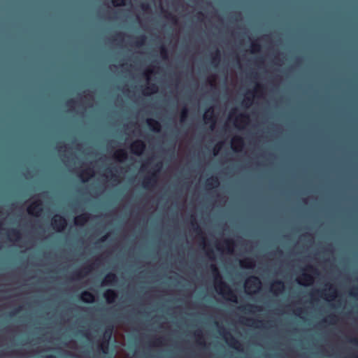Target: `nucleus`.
Here are the masks:
<instances>
[{
  "label": "nucleus",
  "mask_w": 358,
  "mask_h": 358,
  "mask_svg": "<svg viewBox=\"0 0 358 358\" xmlns=\"http://www.w3.org/2000/svg\"><path fill=\"white\" fill-rule=\"evenodd\" d=\"M210 268L214 277L215 288L216 291L223 296L227 297V299L231 301L236 303L237 296L231 289L229 286L222 280V278L217 266L214 264H210Z\"/></svg>",
  "instance_id": "obj_1"
},
{
  "label": "nucleus",
  "mask_w": 358,
  "mask_h": 358,
  "mask_svg": "<svg viewBox=\"0 0 358 358\" xmlns=\"http://www.w3.org/2000/svg\"><path fill=\"white\" fill-rule=\"evenodd\" d=\"M220 334L224 337L229 346L236 350H241V343L222 326L220 327Z\"/></svg>",
  "instance_id": "obj_2"
},
{
  "label": "nucleus",
  "mask_w": 358,
  "mask_h": 358,
  "mask_svg": "<svg viewBox=\"0 0 358 358\" xmlns=\"http://www.w3.org/2000/svg\"><path fill=\"white\" fill-rule=\"evenodd\" d=\"M262 282L260 279L255 275L248 278L245 283V292L247 294H255L256 291L251 292V289L259 290L261 287Z\"/></svg>",
  "instance_id": "obj_3"
},
{
  "label": "nucleus",
  "mask_w": 358,
  "mask_h": 358,
  "mask_svg": "<svg viewBox=\"0 0 358 358\" xmlns=\"http://www.w3.org/2000/svg\"><path fill=\"white\" fill-rule=\"evenodd\" d=\"M51 224L56 231L61 232L66 227L67 221L64 217L55 215L52 218Z\"/></svg>",
  "instance_id": "obj_4"
},
{
  "label": "nucleus",
  "mask_w": 358,
  "mask_h": 358,
  "mask_svg": "<svg viewBox=\"0 0 358 358\" xmlns=\"http://www.w3.org/2000/svg\"><path fill=\"white\" fill-rule=\"evenodd\" d=\"M113 326L109 325L106 327V330L104 331L103 340L101 345V350L104 354H106L108 352V343L113 334Z\"/></svg>",
  "instance_id": "obj_5"
},
{
  "label": "nucleus",
  "mask_w": 358,
  "mask_h": 358,
  "mask_svg": "<svg viewBox=\"0 0 358 358\" xmlns=\"http://www.w3.org/2000/svg\"><path fill=\"white\" fill-rule=\"evenodd\" d=\"M145 148V143L141 140H136L130 145L131 152L137 156L141 155Z\"/></svg>",
  "instance_id": "obj_6"
},
{
  "label": "nucleus",
  "mask_w": 358,
  "mask_h": 358,
  "mask_svg": "<svg viewBox=\"0 0 358 358\" xmlns=\"http://www.w3.org/2000/svg\"><path fill=\"white\" fill-rule=\"evenodd\" d=\"M42 206H43V203L41 201H40V200L35 201L28 206L27 213L29 215L38 217L43 212Z\"/></svg>",
  "instance_id": "obj_7"
},
{
  "label": "nucleus",
  "mask_w": 358,
  "mask_h": 358,
  "mask_svg": "<svg viewBox=\"0 0 358 358\" xmlns=\"http://www.w3.org/2000/svg\"><path fill=\"white\" fill-rule=\"evenodd\" d=\"M157 179L158 177L156 172H152L149 176L145 177L142 182V186L145 189H150L155 186Z\"/></svg>",
  "instance_id": "obj_8"
},
{
  "label": "nucleus",
  "mask_w": 358,
  "mask_h": 358,
  "mask_svg": "<svg viewBox=\"0 0 358 358\" xmlns=\"http://www.w3.org/2000/svg\"><path fill=\"white\" fill-rule=\"evenodd\" d=\"M299 284L304 286L310 285L314 282V277L310 273H303L297 279Z\"/></svg>",
  "instance_id": "obj_9"
},
{
  "label": "nucleus",
  "mask_w": 358,
  "mask_h": 358,
  "mask_svg": "<svg viewBox=\"0 0 358 358\" xmlns=\"http://www.w3.org/2000/svg\"><path fill=\"white\" fill-rule=\"evenodd\" d=\"M92 270V265H87L83 268L77 270L73 272L72 275L73 279H80L85 277Z\"/></svg>",
  "instance_id": "obj_10"
},
{
  "label": "nucleus",
  "mask_w": 358,
  "mask_h": 358,
  "mask_svg": "<svg viewBox=\"0 0 358 358\" xmlns=\"http://www.w3.org/2000/svg\"><path fill=\"white\" fill-rule=\"evenodd\" d=\"M285 289V284L282 280H278L273 282L271 287V292L278 295L282 293Z\"/></svg>",
  "instance_id": "obj_11"
},
{
  "label": "nucleus",
  "mask_w": 358,
  "mask_h": 358,
  "mask_svg": "<svg viewBox=\"0 0 358 358\" xmlns=\"http://www.w3.org/2000/svg\"><path fill=\"white\" fill-rule=\"evenodd\" d=\"M191 224L193 227V230L196 233V234L199 236H200L203 241V247L205 248V238L203 236V231L200 226L198 224L196 218L194 216H191Z\"/></svg>",
  "instance_id": "obj_12"
},
{
  "label": "nucleus",
  "mask_w": 358,
  "mask_h": 358,
  "mask_svg": "<svg viewBox=\"0 0 358 358\" xmlns=\"http://www.w3.org/2000/svg\"><path fill=\"white\" fill-rule=\"evenodd\" d=\"M7 237L10 241H18L21 238V232L17 229L12 228L7 230Z\"/></svg>",
  "instance_id": "obj_13"
},
{
  "label": "nucleus",
  "mask_w": 358,
  "mask_h": 358,
  "mask_svg": "<svg viewBox=\"0 0 358 358\" xmlns=\"http://www.w3.org/2000/svg\"><path fill=\"white\" fill-rule=\"evenodd\" d=\"M90 219V214L87 213H82L74 218V224L77 226L84 225Z\"/></svg>",
  "instance_id": "obj_14"
},
{
  "label": "nucleus",
  "mask_w": 358,
  "mask_h": 358,
  "mask_svg": "<svg viewBox=\"0 0 358 358\" xmlns=\"http://www.w3.org/2000/svg\"><path fill=\"white\" fill-rule=\"evenodd\" d=\"M103 297L105 298L107 303H112L115 302L116 298L117 297V294L115 290L108 289L103 293Z\"/></svg>",
  "instance_id": "obj_15"
},
{
  "label": "nucleus",
  "mask_w": 358,
  "mask_h": 358,
  "mask_svg": "<svg viewBox=\"0 0 358 358\" xmlns=\"http://www.w3.org/2000/svg\"><path fill=\"white\" fill-rule=\"evenodd\" d=\"M117 281V277L114 273H108L105 275L104 279L102 281L103 285H113Z\"/></svg>",
  "instance_id": "obj_16"
},
{
  "label": "nucleus",
  "mask_w": 358,
  "mask_h": 358,
  "mask_svg": "<svg viewBox=\"0 0 358 358\" xmlns=\"http://www.w3.org/2000/svg\"><path fill=\"white\" fill-rule=\"evenodd\" d=\"M210 109L203 115V120L205 123H210V129H213L215 126L216 120L213 116V111L211 110L210 114H208Z\"/></svg>",
  "instance_id": "obj_17"
},
{
  "label": "nucleus",
  "mask_w": 358,
  "mask_h": 358,
  "mask_svg": "<svg viewBox=\"0 0 358 358\" xmlns=\"http://www.w3.org/2000/svg\"><path fill=\"white\" fill-rule=\"evenodd\" d=\"M82 301L87 303H92L94 302L95 298L92 293L88 291H83L80 296Z\"/></svg>",
  "instance_id": "obj_18"
},
{
  "label": "nucleus",
  "mask_w": 358,
  "mask_h": 358,
  "mask_svg": "<svg viewBox=\"0 0 358 358\" xmlns=\"http://www.w3.org/2000/svg\"><path fill=\"white\" fill-rule=\"evenodd\" d=\"M146 122H147L148 126L152 131H155V132L160 131L161 124L158 121H157L154 119L150 118V119H148Z\"/></svg>",
  "instance_id": "obj_19"
},
{
  "label": "nucleus",
  "mask_w": 358,
  "mask_h": 358,
  "mask_svg": "<svg viewBox=\"0 0 358 358\" xmlns=\"http://www.w3.org/2000/svg\"><path fill=\"white\" fill-rule=\"evenodd\" d=\"M113 157L116 160L119 162H123L127 159L128 155L126 150L121 149L117 150L114 153Z\"/></svg>",
  "instance_id": "obj_20"
},
{
  "label": "nucleus",
  "mask_w": 358,
  "mask_h": 358,
  "mask_svg": "<svg viewBox=\"0 0 358 358\" xmlns=\"http://www.w3.org/2000/svg\"><path fill=\"white\" fill-rule=\"evenodd\" d=\"M158 87L156 84L150 83L143 89V94L144 95H150L151 94L156 93Z\"/></svg>",
  "instance_id": "obj_21"
},
{
  "label": "nucleus",
  "mask_w": 358,
  "mask_h": 358,
  "mask_svg": "<svg viewBox=\"0 0 358 358\" xmlns=\"http://www.w3.org/2000/svg\"><path fill=\"white\" fill-rule=\"evenodd\" d=\"M94 172L92 169H87L83 171L80 174L79 177L81 178L83 182H87L88 179L93 176Z\"/></svg>",
  "instance_id": "obj_22"
},
{
  "label": "nucleus",
  "mask_w": 358,
  "mask_h": 358,
  "mask_svg": "<svg viewBox=\"0 0 358 358\" xmlns=\"http://www.w3.org/2000/svg\"><path fill=\"white\" fill-rule=\"evenodd\" d=\"M240 265L242 268H252L255 266V261L251 258H245L240 261Z\"/></svg>",
  "instance_id": "obj_23"
},
{
  "label": "nucleus",
  "mask_w": 358,
  "mask_h": 358,
  "mask_svg": "<svg viewBox=\"0 0 358 358\" xmlns=\"http://www.w3.org/2000/svg\"><path fill=\"white\" fill-rule=\"evenodd\" d=\"M220 182L217 177L212 176L206 181V187L208 188H214L218 187Z\"/></svg>",
  "instance_id": "obj_24"
},
{
  "label": "nucleus",
  "mask_w": 358,
  "mask_h": 358,
  "mask_svg": "<svg viewBox=\"0 0 358 358\" xmlns=\"http://www.w3.org/2000/svg\"><path fill=\"white\" fill-rule=\"evenodd\" d=\"M232 148L234 150H237L236 147H243V139L241 136H235L232 138L231 141Z\"/></svg>",
  "instance_id": "obj_25"
},
{
  "label": "nucleus",
  "mask_w": 358,
  "mask_h": 358,
  "mask_svg": "<svg viewBox=\"0 0 358 358\" xmlns=\"http://www.w3.org/2000/svg\"><path fill=\"white\" fill-rule=\"evenodd\" d=\"M224 249L229 252L231 253L233 252L234 246L235 245V242L231 239H225L224 241Z\"/></svg>",
  "instance_id": "obj_26"
},
{
  "label": "nucleus",
  "mask_w": 358,
  "mask_h": 358,
  "mask_svg": "<svg viewBox=\"0 0 358 358\" xmlns=\"http://www.w3.org/2000/svg\"><path fill=\"white\" fill-rule=\"evenodd\" d=\"M145 41H146L145 36L141 35V36H138L136 37L134 44L136 47H141L145 44Z\"/></svg>",
  "instance_id": "obj_27"
},
{
  "label": "nucleus",
  "mask_w": 358,
  "mask_h": 358,
  "mask_svg": "<svg viewBox=\"0 0 358 358\" xmlns=\"http://www.w3.org/2000/svg\"><path fill=\"white\" fill-rule=\"evenodd\" d=\"M248 322H251V323H247V325L248 326H255L257 327H259L260 326H262L264 322L262 320H255L251 318L247 319Z\"/></svg>",
  "instance_id": "obj_28"
},
{
  "label": "nucleus",
  "mask_w": 358,
  "mask_h": 358,
  "mask_svg": "<svg viewBox=\"0 0 358 358\" xmlns=\"http://www.w3.org/2000/svg\"><path fill=\"white\" fill-rule=\"evenodd\" d=\"M240 308L245 310L248 312H252L254 309H257L258 310H261L259 307L250 303L246 304L244 306H241Z\"/></svg>",
  "instance_id": "obj_29"
},
{
  "label": "nucleus",
  "mask_w": 358,
  "mask_h": 358,
  "mask_svg": "<svg viewBox=\"0 0 358 358\" xmlns=\"http://www.w3.org/2000/svg\"><path fill=\"white\" fill-rule=\"evenodd\" d=\"M261 45L257 41H252L251 43V52L255 53L261 50Z\"/></svg>",
  "instance_id": "obj_30"
},
{
  "label": "nucleus",
  "mask_w": 358,
  "mask_h": 358,
  "mask_svg": "<svg viewBox=\"0 0 358 358\" xmlns=\"http://www.w3.org/2000/svg\"><path fill=\"white\" fill-rule=\"evenodd\" d=\"M220 60V52L217 50L215 54L212 56V63L217 65Z\"/></svg>",
  "instance_id": "obj_31"
},
{
  "label": "nucleus",
  "mask_w": 358,
  "mask_h": 358,
  "mask_svg": "<svg viewBox=\"0 0 358 358\" xmlns=\"http://www.w3.org/2000/svg\"><path fill=\"white\" fill-rule=\"evenodd\" d=\"M188 116V109L187 107H184L180 112V122H183L186 120L187 117Z\"/></svg>",
  "instance_id": "obj_32"
},
{
  "label": "nucleus",
  "mask_w": 358,
  "mask_h": 358,
  "mask_svg": "<svg viewBox=\"0 0 358 358\" xmlns=\"http://www.w3.org/2000/svg\"><path fill=\"white\" fill-rule=\"evenodd\" d=\"M160 54L164 59H168V50L164 45L160 47Z\"/></svg>",
  "instance_id": "obj_33"
},
{
  "label": "nucleus",
  "mask_w": 358,
  "mask_h": 358,
  "mask_svg": "<svg viewBox=\"0 0 358 358\" xmlns=\"http://www.w3.org/2000/svg\"><path fill=\"white\" fill-rule=\"evenodd\" d=\"M305 270L307 271H309L310 273H313L314 275H318L319 274L318 270L315 267L312 266V265H308L305 268Z\"/></svg>",
  "instance_id": "obj_34"
},
{
  "label": "nucleus",
  "mask_w": 358,
  "mask_h": 358,
  "mask_svg": "<svg viewBox=\"0 0 358 358\" xmlns=\"http://www.w3.org/2000/svg\"><path fill=\"white\" fill-rule=\"evenodd\" d=\"M164 339L162 338H155L150 344L154 346H161L164 345Z\"/></svg>",
  "instance_id": "obj_35"
},
{
  "label": "nucleus",
  "mask_w": 358,
  "mask_h": 358,
  "mask_svg": "<svg viewBox=\"0 0 358 358\" xmlns=\"http://www.w3.org/2000/svg\"><path fill=\"white\" fill-rule=\"evenodd\" d=\"M336 316L334 315H329L327 319H324L322 322H328L330 324H334L336 322Z\"/></svg>",
  "instance_id": "obj_36"
},
{
  "label": "nucleus",
  "mask_w": 358,
  "mask_h": 358,
  "mask_svg": "<svg viewBox=\"0 0 358 358\" xmlns=\"http://www.w3.org/2000/svg\"><path fill=\"white\" fill-rule=\"evenodd\" d=\"M330 292L327 294L331 299H334L336 296V290L332 286L329 287Z\"/></svg>",
  "instance_id": "obj_37"
},
{
  "label": "nucleus",
  "mask_w": 358,
  "mask_h": 358,
  "mask_svg": "<svg viewBox=\"0 0 358 358\" xmlns=\"http://www.w3.org/2000/svg\"><path fill=\"white\" fill-rule=\"evenodd\" d=\"M194 335L198 338V343L199 345L205 346L206 343L204 341H201L200 340L202 338V334L201 331H197L194 333Z\"/></svg>",
  "instance_id": "obj_38"
},
{
  "label": "nucleus",
  "mask_w": 358,
  "mask_h": 358,
  "mask_svg": "<svg viewBox=\"0 0 358 358\" xmlns=\"http://www.w3.org/2000/svg\"><path fill=\"white\" fill-rule=\"evenodd\" d=\"M249 120V116L246 114H241L237 118L236 122L238 120L241 122H246Z\"/></svg>",
  "instance_id": "obj_39"
},
{
  "label": "nucleus",
  "mask_w": 358,
  "mask_h": 358,
  "mask_svg": "<svg viewBox=\"0 0 358 358\" xmlns=\"http://www.w3.org/2000/svg\"><path fill=\"white\" fill-rule=\"evenodd\" d=\"M111 2L114 6H124L126 0H111Z\"/></svg>",
  "instance_id": "obj_40"
},
{
  "label": "nucleus",
  "mask_w": 358,
  "mask_h": 358,
  "mask_svg": "<svg viewBox=\"0 0 358 358\" xmlns=\"http://www.w3.org/2000/svg\"><path fill=\"white\" fill-rule=\"evenodd\" d=\"M252 99L251 97L247 96L244 99V100L243 101V104L245 106L248 107L249 106H250L252 104Z\"/></svg>",
  "instance_id": "obj_41"
},
{
  "label": "nucleus",
  "mask_w": 358,
  "mask_h": 358,
  "mask_svg": "<svg viewBox=\"0 0 358 358\" xmlns=\"http://www.w3.org/2000/svg\"><path fill=\"white\" fill-rule=\"evenodd\" d=\"M350 294L354 297L358 296V287H354L350 291Z\"/></svg>",
  "instance_id": "obj_42"
},
{
  "label": "nucleus",
  "mask_w": 358,
  "mask_h": 358,
  "mask_svg": "<svg viewBox=\"0 0 358 358\" xmlns=\"http://www.w3.org/2000/svg\"><path fill=\"white\" fill-rule=\"evenodd\" d=\"M124 36V34L123 33H121V32L117 33L114 36L113 40L114 41H122V39H123Z\"/></svg>",
  "instance_id": "obj_43"
},
{
  "label": "nucleus",
  "mask_w": 358,
  "mask_h": 358,
  "mask_svg": "<svg viewBox=\"0 0 358 358\" xmlns=\"http://www.w3.org/2000/svg\"><path fill=\"white\" fill-rule=\"evenodd\" d=\"M206 255L210 259H214V252L212 249L208 248L206 250Z\"/></svg>",
  "instance_id": "obj_44"
},
{
  "label": "nucleus",
  "mask_w": 358,
  "mask_h": 358,
  "mask_svg": "<svg viewBox=\"0 0 358 358\" xmlns=\"http://www.w3.org/2000/svg\"><path fill=\"white\" fill-rule=\"evenodd\" d=\"M141 8L143 11L150 10V7L148 3H143L141 4Z\"/></svg>",
  "instance_id": "obj_45"
},
{
  "label": "nucleus",
  "mask_w": 358,
  "mask_h": 358,
  "mask_svg": "<svg viewBox=\"0 0 358 358\" xmlns=\"http://www.w3.org/2000/svg\"><path fill=\"white\" fill-rule=\"evenodd\" d=\"M166 17L171 20L173 22H177L176 17L170 13H167Z\"/></svg>",
  "instance_id": "obj_46"
},
{
  "label": "nucleus",
  "mask_w": 358,
  "mask_h": 358,
  "mask_svg": "<svg viewBox=\"0 0 358 358\" xmlns=\"http://www.w3.org/2000/svg\"><path fill=\"white\" fill-rule=\"evenodd\" d=\"M315 294L319 295L320 296L322 297L324 294V292L322 290H315L313 293H311V295L313 296Z\"/></svg>",
  "instance_id": "obj_47"
},
{
  "label": "nucleus",
  "mask_w": 358,
  "mask_h": 358,
  "mask_svg": "<svg viewBox=\"0 0 358 358\" xmlns=\"http://www.w3.org/2000/svg\"><path fill=\"white\" fill-rule=\"evenodd\" d=\"M264 86L260 85V84H257L256 85V88H255V92H261L263 89H264Z\"/></svg>",
  "instance_id": "obj_48"
},
{
  "label": "nucleus",
  "mask_w": 358,
  "mask_h": 358,
  "mask_svg": "<svg viewBox=\"0 0 358 358\" xmlns=\"http://www.w3.org/2000/svg\"><path fill=\"white\" fill-rule=\"evenodd\" d=\"M110 179H111L113 182H117V181H119L118 176H117L116 174H113V173H112V174H111V176H110Z\"/></svg>",
  "instance_id": "obj_49"
},
{
  "label": "nucleus",
  "mask_w": 358,
  "mask_h": 358,
  "mask_svg": "<svg viewBox=\"0 0 358 358\" xmlns=\"http://www.w3.org/2000/svg\"><path fill=\"white\" fill-rule=\"evenodd\" d=\"M152 73V71L151 69H148L145 73L144 76L146 77L147 80H149V76Z\"/></svg>",
  "instance_id": "obj_50"
},
{
  "label": "nucleus",
  "mask_w": 358,
  "mask_h": 358,
  "mask_svg": "<svg viewBox=\"0 0 358 358\" xmlns=\"http://www.w3.org/2000/svg\"><path fill=\"white\" fill-rule=\"evenodd\" d=\"M75 103H76V101H75V100H73V99H69V100H68V101H67V102H66V105H67L68 106H71V107L73 105H74Z\"/></svg>",
  "instance_id": "obj_51"
},
{
  "label": "nucleus",
  "mask_w": 358,
  "mask_h": 358,
  "mask_svg": "<svg viewBox=\"0 0 358 358\" xmlns=\"http://www.w3.org/2000/svg\"><path fill=\"white\" fill-rule=\"evenodd\" d=\"M349 341L352 343L356 344L358 345V338H351Z\"/></svg>",
  "instance_id": "obj_52"
},
{
  "label": "nucleus",
  "mask_w": 358,
  "mask_h": 358,
  "mask_svg": "<svg viewBox=\"0 0 358 358\" xmlns=\"http://www.w3.org/2000/svg\"><path fill=\"white\" fill-rule=\"evenodd\" d=\"M108 238V234L103 236L99 241V242H104Z\"/></svg>",
  "instance_id": "obj_53"
},
{
  "label": "nucleus",
  "mask_w": 358,
  "mask_h": 358,
  "mask_svg": "<svg viewBox=\"0 0 358 358\" xmlns=\"http://www.w3.org/2000/svg\"><path fill=\"white\" fill-rule=\"evenodd\" d=\"M220 149V146L218 145L215 147V149H214V155H215L217 154Z\"/></svg>",
  "instance_id": "obj_54"
},
{
  "label": "nucleus",
  "mask_w": 358,
  "mask_h": 358,
  "mask_svg": "<svg viewBox=\"0 0 358 358\" xmlns=\"http://www.w3.org/2000/svg\"><path fill=\"white\" fill-rule=\"evenodd\" d=\"M20 310H21V307H19L18 308L15 309L13 312H12L10 313V315H15L17 313L20 312Z\"/></svg>",
  "instance_id": "obj_55"
},
{
  "label": "nucleus",
  "mask_w": 358,
  "mask_h": 358,
  "mask_svg": "<svg viewBox=\"0 0 358 358\" xmlns=\"http://www.w3.org/2000/svg\"><path fill=\"white\" fill-rule=\"evenodd\" d=\"M155 166L159 171L162 168V163H157Z\"/></svg>",
  "instance_id": "obj_56"
},
{
  "label": "nucleus",
  "mask_w": 358,
  "mask_h": 358,
  "mask_svg": "<svg viewBox=\"0 0 358 358\" xmlns=\"http://www.w3.org/2000/svg\"><path fill=\"white\" fill-rule=\"evenodd\" d=\"M45 358H56V356L54 355H48L45 357Z\"/></svg>",
  "instance_id": "obj_57"
},
{
  "label": "nucleus",
  "mask_w": 358,
  "mask_h": 358,
  "mask_svg": "<svg viewBox=\"0 0 358 358\" xmlns=\"http://www.w3.org/2000/svg\"><path fill=\"white\" fill-rule=\"evenodd\" d=\"M302 312V309L299 308V309H297V313L296 314L297 315H299V313H301Z\"/></svg>",
  "instance_id": "obj_58"
},
{
  "label": "nucleus",
  "mask_w": 358,
  "mask_h": 358,
  "mask_svg": "<svg viewBox=\"0 0 358 358\" xmlns=\"http://www.w3.org/2000/svg\"><path fill=\"white\" fill-rule=\"evenodd\" d=\"M216 248L218 250H221V248L220 246V245H216Z\"/></svg>",
  "instance_id": "obj_59"
},
{
  "label": "nucleus",
  "mask_w": 358,
  "mask_h": 358,
  "mask_svg": "<svg viewBox=\"0 0 358 358\" xmlns=\"http://www.w3.org/2000/svg\"><path fill=\"white\" fill-rule=\"evenodd\" d=\"M352 358H358V355H353L352 356Z\"/></svg>",
  "instance_id": "obj_60"
},
{
  "label": "nucleus",
  "mask_w": 358,
  "mask_h": 358,
  "mask_svg": "<svg viewBox=\"0 0 358 358\" xmlns=\"http://www.w3.org/2000/svg\"><path fill=\"white\" fill-rule=\"evenodd\" d=\"M198 15H199V16H203V13H198Z\"/></svg>",
  "instance_id": "obj_61"
},
{
  "label": "nucleus",
  "mask_w": 358,
  "mask_h": 358,
  "mask_svg": "<svg viewBox=\"0 0 358 358\" xmlns=\"http://www.w3.org/2000/svg\"><path fill=\"white\" fill-rule=\"evenodd\" d=\"M278 252L279 254H282V252L281 250H278Z\"/></svg>",
  "instance_id": "obj_62"
},
{
  "label": "nucleus",
  "mask_w": 358,
  "mask_h": 358,
  "mask_svg": "<svg viewBox=\"0 0 358 358\" xmlns=\"http://www.w3.org/2000/svg\"><path fill=\"white\" fill-rule=\"evenodd\" d=\"M213 82H214V79L213 80H210V83L213 85Z\"/></svg>",
  "instance_id": "obj_63"
},
{
  "label": "nucleus",
  "mask_w": 358,
  "mask_h": 358,
  "mask_svg": "<svg viewBox=\"0 0 358 358\" xmlns=\"http://www.w3.org/2000/svg\"><path fill=\"white\" fill-rule=\"evenodd\" d=\"M62 148H63V146H59V150H60Z\"/></svg>",
  "instance_id": "obj_64"
}]
</instances>
